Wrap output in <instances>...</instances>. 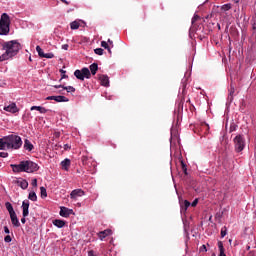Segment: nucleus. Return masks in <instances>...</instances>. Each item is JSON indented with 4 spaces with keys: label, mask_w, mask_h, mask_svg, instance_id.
<instances>
[{
    "label": "nucleus",
    "mask_w": 256,
    "mask_h": 256,
    "mask_svg": "<svg viewBox=\"0 0 256 256\" xmlns=\"http://www.w3.org/2000/svg\"><path fill=\"white\" fill-rule=\"evenodd\" d=\"M0 157H2V159H5V158L9 157V153H7V152H0ZM0 167H1V162H0Z\"/></svg>",
    "instance_id": "58836bf2"
},
{
    "label": "nucleus",
    "mask_w": 256,
    "mask_h": 256,
    "mask_svg": "<svg viewBox=\"0 0 256 256\" xmlns=\"http://www.w3.org/2000/svg\"><path fill=\"white\" fill-rule=\"evenodd\" d=\"M4 233H6V235H9V233H11V231L9 230V227L4 226Z\"/></svg>",
    "instance_id": "49530a36"
},
{
    "label": "nucleus",
    "mask_w": 256,
    "mask_h": 256,
    "mask_svg": "<svg viewBox=\"0 0 256 256\" xmlns=\"http://www.w3.org/2000/svg\"><path fill=\"white\" fill-rule=\"evenodd\" d=\"M30 111H39L42 115H45V113H48V109L42 106H32L30 108Z\"/></svg>",
    "instance_id": "aec40b11"
},
{
    "label": "nucleus",
    "mask_w": 256,
    "mask_h": 256,
    "mask_svg": "<svg viewBox=\"0 0 256 256\" xmlns=\"http://www.w3.org/2000/svg\"><path fill=\"white\" fill-rule=\"evenodd\" d=\"M198 19H201V17H199V15H197V14H194V16L192 17V21H191L192 25H195V22H196Z\"/></svg>",
    "instance_id": "c9c22d12"
},
{
    "label": "nucleus",
    "mask_w": 256,
    "mask_h": 256,
    "mask_svg": "<svg viewBox=\"0 0 256 256\" xmlns=\"http://www.w3.org/2000/svg\"><path fill=\"white\" fill-rule=\"evenodd\" d=\"M11 18L9 14L3 13L0 18V35H7L11 31Z\"/></svg>",
    "instance_id": "39448f33"
},
{
    "label": "nucleus",
    "mask_w": 256,
    "mask_h": 256,
    "mask_svg": "<svg viewBox=\"0 0 256 256\" xmlns=\"http://www.w3.org/2000/svg\"><path fill=\"white\" fill-rule=\"evenodd\" d=\"M108 43H109V45H111V47H113V40L108 39Z\"/></svg>",
    "instance_id": "4d7b16f0"
},
{
    "label": "nucleus",
    "mask_w": 256,
    "mask_h": 256,
    "mask_svg": "<svg viewBox=\"0 0 256 256\" xmlns=\"http://www.w3.org/2000/svg\"><path fill=\"white\" fill-rule=\"evenodd\" d=\"M211 17H213V13L208 14V15L205 17V19H211Z\"/></svg>",
    "instance_id": "5fc2aeb1"
},
{
    "label": "nucleus",
    "mask_w": 256,
    "mask_h": 256,
    "mask_svg": "<svg viewBox=\"0 0 256 256\" xmlns=\"http://www.w3.org/2000/svg\"><path fill=\"white\" fill-rule=\"evenodd\" d=\"M63 90L67 91V93H75V87L73 86H64Z\"/></svg>",
    "instance_id": "bb28decb"
},
{
    "label": "nucleus",
    "mask_w": 256,
    "mask_h": 256,
    "mask_svg": "<svg viewBox=\"0 0 256 256\" xmlns=\"http://www.w3.org/2000/svg\"><path fill=\"white\" fill-rule=\"evenodd\" d=\"M178 201L180 205V213L181 215H185L189 207H191V202H189V200H184L181 196H178Z\"/></svg>",
    "instance_id": "6e6552de"
},
{
    "label": "nucleus",
    "mask_w": 256,
    "mask_h": 256,
    "mask_svg": "<svg viewBox=\"0 0 256 256\" xmlns=\"http://www.w3.org/2000/svg\"><path fill=\"white\" fill-rule=\"evenodd\" d=\"M26 217L23 216V218H21V223H23V225H25V223H27V219H25Z\"/></svg>",
    "instance_id": "864d4df0"
},
{
    "label": "nucleus",
    "mask_w": 256,
    "mask_h": 256,
    "mask_svg": "<svg viewBox=\"0 0 256 256\" xmlns=\"http://www.w3.org/2000/svg\"><path fill=\"white\" fill-rule=\"evenodd\" d=\"M199 203V199H194V201L192 203H190L191 207H197V204Z\"/></svg>",
    "instance_id": "37998d69"
},
{
    "label": "nucleus",
    "mask_w": 256,
    "mask_h": 256,
    "mask_svg": "<svg viewBox=\"0 0 256 256\" xmlns=\"http://www.w3.org/2000/svg\"><path fill=\"white\" fill-rule=\"evenodd\" d=\"M69 149H71V145L64 144V151H69Z\"/></svg>",
    "instance_id": "de8ad7c7"
},
{
    "label": "nucleus",
    "mask_w": 256,
    "mask_h": 256,
    "mask_svg": "<svg viewBox=\"0 0 256 256\" xmlns=\"http://www.w3.org/2000/svg\"><path fill=\"white\" fill-rule=\"evenodd\" d=\"M29 205L30 203L27 199L22 202V217H29Z\"/></svg>",
    "instance_id": "9b49d317"
},
{
    "label": "nucleus",
    "mask_w": 256,
    "mask_h": 256,
    "mask_svg": "<svg viewBox=\"0 0 256 256\" xmlns=\"http://www.w3.org/2000/svg\"><path fill=\"white\" fill-rule=\"evenodd\" d=\"M36 51L39 55V57H44L45 56V52H43V49L41 48V46H36Z\"/></svg>",
    "instance_id": "c85d7f7f"
},
{
    "label": "nucleus",
    "mask_w": 256,
    "mask_h": 256,
    "mask_svg": "<svg viewBox=\"0 0 256 256\" xmlns=\"http://www.w3.org/2000/svg\"><path fill=\"white\" fill-rule=\"evenodd\" d=\"M221 9L222 11H229L231 9V3L222 5Z\"/></svg>",
    "instance_id": "2f4dec72"
},
{
    "label": "nucleus",
    "mask_w": 256,
    "mask_h": 256,
    "mask_svg": "<svg viewBox=\"0 0 256 256\" xmlns=\"http://www.w3.org/2000/svg\"><path fill=\"white\" fill-rule=\"evenodd\" d=\"M62 3H64L65 5H69V1L67 0H60Z\"/></svg>",
    "instance_id": "6e6d98bb"
},
{
    "label": "nucleus",
    "mask_w": 256,
    "mask_h": 256,
    "mask_svg": "<svg viewBox=\"0 0 256 256\" xmlns=\"http://www.w3.org/2000/svg\"><path fill=\"white\" fill-rule=\"evenodd\" d=\"M62 49H63L64 51H67V50L69 49V44H64V45H62Z\"/></svg>",
    "instance_id": "8fccbe9b"
},
{
    "label": "nucleus",
    "mask_w": 256,
    "mask_h": 256,
    "mask_svg": "<svg viewBox=\"0 0 256 256\" xmlns=\"http://www.w3.org/2000/svg\"><path fill=\"white\" fill-rule=\"evenodd\" d=\"M32 187H37V178H34L31 182Z\"/></svg>",
    "instance_id": "a18cd8bd"
},
{
    "label": "nucleus",
    "mask_w": 256,
    "mask_h": 256,
    "mask_svg": "<svg viewBox=\"0 0 256 256\" xmlns=\"http://www.w3.org/2000/svg\"><path fill=\"white\" fill-rule=\"evenodd\" d=\"M7 149L11 151H17L20 147H23V139L17 134H10L6 136Z\"/></svg>",
    "instance_id": "20e7f679"
},
{
    "label": "nucleus",
    "mask_w": 256,
    "mask_h": 256,
    "mask_svg": "<svg viewBox=\"0 0 256 256\" xmlns=\"http://www.w3.org/2000/svg\"><path fill=\"white\" fill-rule=\"evenodd\" d=\"M98 79L102 87H109V76L106 74H100L98 75Z\"/></svg>",
    "instance_id": "f8f14e48"
},
{
    "label": "nucleus",
    "mask_w": 256,
    "mask_h": 256,
    "mask_svg": "<svg viewBox=\"0 0 256 256\" xmlns=\"http://www.w3.org/2000/svg\"><path fill=\"white\" fill-rule=\"evenodd\" d=\"M60 217H64L67 219L70 215H75V212L73 209H69L65 206L60 207V212H59Z\"/></svg>",
    "instance_id": "9d476101"
},
{
    "label": "nucleus",
    "mask_w": 256,
    "mask_h": 256,
    "mask_svg": "<svg viewBox=\"0 0 256 256\" xmlns=\"http://www.w3.org/2000/svg\"><path fill=\"white\" fill-rule=\"evenodd\" d=\"M60 73H61V78L59 81H63V79H69V76L66 74L67 71L60 69Z\"/></svg>",
    "instance_id": "cd10ccee"
},
{
    "label": "nucleus",
    "mask_w": 256,
    "mask_h": 256,
    "mask_svg": "<svg viewBox=\"0 0 256 256\" xmlns=\"http://www.w3.org/2000/svg\"><path fill=\"white\" fill-rule=\"evenodd\" d=\"M101 47H103L104 49H109V43L102 41L101 42Z\"/></svg>",
    "instance_id": "79ce46f5"
},
{
    "label": "nucleus",
    "mask_w": 256,
    "mask_h": 256,
    "mask_svg": "<svg viewBox=\"0 0 256 256\" xmlns=\"http://www.w3.org/2000/svg\"><path fill=\"white\" fill-rule=\"evenodd\" d=\"M107 49V51H108V53L111 55V47L110 46H108V48H106Z\"/></svg>",
    "instance_id": "13d9d810"
},
{
    "label": "nucleus",
    "mask_w": 256,
    "mask_h": 256,
    "mask_svg": "<svg viewBox=\"0 0 256 256\" xmlns=\"http://www.w3.org/2000/svg\"><path fill=\"white\" fill-rule=\"evenodd\" d=\"M24 149H25V151L31 152L33 149H35V146L33 145V143H31V141H29V139H25L24 140Z\"/></svg>",
    "instance_id": "412c9836"
},
{
    "label": "nucleus",
    "mask_w": 256,
    "mask_h": 256,
    "mask_svg": "<svg viewBox=\"0 0 256 256\" xmlns=\"http://www.w3.org/2000/svg\"><path fill=\"white\" fill-rule=\"evenodd\" d=\"M13 173H37L39 164L31 160H22L19 164H10Z\"/></svg>",
    "instance_id": "f03ea898"
},
{
    "label": "nucleus",
    "mask_w": 256,
    "mask_h": 256,
    "mask_svg": "<svg viewBox=\"0 0 256 256\" xmlns=\"http://www.w3.org/2000/svg\"><path fill=\"white\" fill-rule=\"evenodd\" d=\"M23 49L19 40H10L2 43V51H5L0 55V62L9 61L19 55V51Z\"/></svg>",
    "instance_id": "f257e3e1"
},
{
    "label": "nucleus",
    "mask_w": 256,
    "mask_h": 256,
    "mask_svg": "<svg viewBox=\"0 0 256 256\" xmlns=\"http://www.w3.org/2000/svg\"><path fill=\"white\" fill-rule=\"evenodd\" d=\"M87 161H89V158L87 156L82 157L83 165H87Z\"/></svg>",
    "instance_id": "c03bdc74"
},
{
    "label": "nucleus",
    "mask_w": 256,
    "mask_h": 256,
    "mask_svg": "<svg viewBox=\"0 0 256 256\" xmlns=\"http://www.w3.org/2000/svg\"><path fill=\"white\" fill-rule=\"evenodd\" d=\"M234 1V3H239V0H233Z\"/></svg>",
    "instance_id": "e2e57ef3"
},
{
    "label": "nucleus",
    "mask_w": 256,
    "mask_h": 256,
    "mask_svg": "<svg viewBox=\"0 0 256 256\" xmlns=\"http://www.w3.org/2000/svg\"><path fill=\"white\" fill-rule=\"evenodd\" d=\"M7 149V136L0 138V151H5Z\"/></svg>",
    "instance_id": "4be33fe9"
},
{
    "label": "nucleus",
    "mask_w": 256,
    "mask_h": 256,
    "mask_svg": "<svg viewBox=\"0 0 256 256\" xmlns=\"http://www.w3.org/2000/svg\"><path fill=\"white\" fill-rule=\"evenodd\" d=\"M52 223L58 229H63V227H65V225H67V221L61 220V219H55V220H53Z\"/></svg>",
    "instance_id": "f3484780"
},
{
    "label": "nucleus",
    "mask_w": 256,
    "mask_h": 256,
    "mask_svg": "<svg viewBox=\"0 0 256 256\" xmlns=\"http://www.w3.org/2000/svg\"><path fill=\"white\" fill-rule=\"evenodd\" d=\"M53 57H55V54H53V53H44V56H43V58L44 59H53Z\"/></svg>",
    "instance_id": "72a5a7b5"
},
{
    "label": "nucleus",
    "mask_w": 256,
    "mask_h": 256,
    "mask_svg": "<svg viewBox=\"0 0 256 256\" xmlns=\"http://www.w3.org/2000/svg\"><path fill=\"white\" fill-rule=\"evenodd\" d=\"M63 171H69V168L71 167V159L66 158L60 163Z\"/></svg>",
    "instance_id": "a211bd4d"
},
{
    "label": "nucleus",
    "mask_w": 256,
    "mask_h": 256,
    "mask_svg": "<svg viewBox=\"0 0 256 256\" xmlns=\"http://www.w3.org/2000/svg\"><path fill=\"white\" fill-rule=\"evenodd\" d=\"M29 61H33V59H31V57H29Z\"/></svg>",
    "instance_id": "69168bd1"
},
{
    "label": "nucleus",
    "mask_w": 256,
    "mask_h": 256,
    "mask_svg": "<svg viewBox=\"0 0 256 256\" xmlns=\"http://www.w3.org/2000/svg\"><path fill=\"white\" fill-rule=\"evenodd\" d=\"M251 25H252L253 31H256V15L252 17Z\"/></svg>",
    "instance_id": "7c9ffc66"
},
{
    "label": "nucleus",
    "mask_w": 256,
    "mask_h": 256,
    "mask_svg": "<svg viewBox=\"0 0 256 256\" xmlns=\"http://www.w3.org/2000/svg\"><path fill=\"white\" fill-rule=\"evenodd\" d=\"M233 131H237V124L235 123H232L230 125V133H233Z\"/></svg>",
    "instance_id": "e433bc0d"
},
{
    "label": "nucleus",
    "mask_w": 256,
    "mask_h": 256,
    "mask_svg": "<svg viewBox=\"0 0 256 256\" xmlns=\"http://www.w3.org/2000/svg\"><path fill=\"white\" fill-rule=\"evenodd\" d=\"M64 85L60 84V85H54V89H63Z\"/></svg>",
    "instance_id": "3c124183"
},
{
    "label": "nucleus",
    "mask_w": 256,
    "mask_h": 256,
    "mask_svg": "<svg viewBox=\"0 0 256 256\" xmlns=\"http://www.w3.org/2000/svg\"><path fill=\"white\" fill-rule=\"evenodd\" d=\"M228 95H235V87H233V85H230V90H229V94Z\"/></svg>",
    "instance_id": "a19ab883"
},
{
    "label": "nucleus",
    "mask_w": 256,
    "mask_h": 256,
    "mask_svg": "<svg viewBox=\"0 0 256 256\" xmlns=\"http://www.w3.org/2000/svg\"><path fill=\"white\" fill-rule=\"evenodd\" d=\"M229 103H233V95L228 94Z\"/></svg>",
    "instance_id": "603ef678"
},
{
    "label": "nucleus",
    "mask_w": 256,
    "mask_h": 256,
    "mask_svg": "<svg viewBox=\"0 0 256 256\" xmlns=\"http://www.w3.org/2000/svg\"><path fill=\"white\" fill-rule=\"evenodd\" d=\"M59 93H61L62 95H64L63 91H61V90L59 91Z\"/></svg>",
    "instance_id": "0e129e2a"
},
{
    "label": "nucleus",
    "mask_w": 256,
    "mask_h": 256,
    "mask_svg": "<svg viewBox=\"0 0 256 256\" xmlns=\"http://www.w3.org/2000/svg\"><path fill=\"white\" fill-rule=\"evenodd\" d=\"M4 111L15 114L19 113V108H17V104L11 103L10 105L4 107Z\"/></svg>",
    "instance_id": "4468645a"
},
{
    "label": "nucleus",
    "mask_w": 256,
    "mask_h": 256,
    "mask_svg": "<svg viewBox=\"0 0 256 256\" xmlns=\"http://www.w3.org/2000/svg\"><path fill=\"white\" fill-rule=\"evenodd\" d=\"M83 195H85V191H83V189H74L70 193V198L77 199V197H83Z\"/></svg>",
    "instance_id": "2eb2a0df"
},
{
    "label": "nucleus",
    "mask_w": 256,
    "mask_h": 256,
    "mask_svg": "<svg viewBox=\"0 0 256 256\" xmlns=\"http://www.w3.org/2000/svg\"><path fill=\"white\" fill-rule=\"evenodd\" d=\"M88 256H97V255L95 254V251L90 250L88 251Z\"/></svg>",
    "instance_id": "09e8293b"
},
{
    "label": "nucleus",
    "mask_w": 256,
    "mask_h": 256,
    "mask_svg": "<svg viewBox=\"0 0 256 256\" xmlns=\"http://www.w3.org/2000/svg\"><path fill=\"white\" fill-rule=\"evenodd\" d=\"M98 238L100 241H103L106 237H109V235H113V230L111 229H106L103 231L98 232Z\"/></svg>",
    "instance_id": "ddd939ff"
},
{
    "label": "nucleus",
    "mask_w": 256,
    "mask_h": 256,
    "mask_svg": "<svg viewBox=\"0 0 256 256\" xmlns=\"http://www.w3.org/2000/svg\"><path fill=\"white\" fill-rule=\"evenodd\" d=\"M220 235H221L222 239H223V237H225L227 235V227L226 226L222 227Z\"/></svg>",
    "instance_id": "f704fd0d"
},
{
    "label": "nucleus",
    "mask_w": 256,
    "mask_h": 256,
    "mask_svg": "<svg viewBox=\"0 0 256 256\" xmlns=\"http://www.w3.org/2000/svg\"><path fill=\"white\" fill-rule=\"evenodd\" d=\"M15 184L18 185V187H21L24 191L29 187V182L23 178L16 180Z\"/></svg>",
    "instance_id": "dca6fc26"
},
{
    "label": "nucleus",
    "mask_w": 256,
    "mask_h": 256,
    "mask_svg": "<svg viewBox=\"0 0 256 256\" xmlns=\"http://www.w3.org/2000/svg\"><path fill=\"white\" fill-rule=\"evenodd\" d=\"M79 27H80V24L77 20L70 23V29H72V31L79 29Z\"/></svg>",
    "instance_id": "393cba45"
},
{
    "label": "nucleus",
    "mask_w": 256,
    "mask_h": 256,
    "mask_svg": "<svg viewBox=\"0 0 256 256\" xmlns=\"http://www.w3.org/2000/svg\"><path fill=\"white\" fill-rule=\"evenodd\" d=\"M249 249H251V246H247L246 247V250L249 251Z\"/></svg>",
    "instance_id": "680f3d73"
},
{
    "label": "nucleus",
    "mask_w": 256,
    "mask_h": 256,
    "mask_svg": "<svg viewBox=\"0 0 256 256\" xmlns=\"http://www.w3.org/2000/svg\"><path fill=\"white\" fill-rule=\"evenodd\" d=\"M181 168H182V171L184 173V175H188L187 173V164H185V162L181 161Z\"/></svg>",
    "instance_id": "c756f323"
},
{
    "label": "nucleus",
    "mask_w": 256,
    "mask_h": 256,
    "mask_svg": "<svg viewBox=\"0 0 256 256\" xmlns=\"http://www.w3.org/2000/svg\"><path fill=\"white\" fill-rule=\"evenodd\" d=\"M94 53L96 55H103V53H105V50H103V48H96L94 49Z\"/></svg>",
    "instance_id": "473e14b6"
},
{
    "label": "nucleus",
    "mask_w": 256,
    "mask_h": 256,
    "mask_svg": "<svg viewBox=\"0 0 256 256\" xmlns=\"http://www.w3.org/2000/svg\"><path fill=\"white\" fill-rule=\"evenodd\" d=\"M200 253H207V246L204 244L200 247Z\"/></svg>",
    "instance_id": "ea45409f"
},
{
    "label": "nucleus",
    "mask_w": 256,
    "mask_h": 256,
    "mask_svg": "<svg viewBox=\"0 0 256 256\" xmlns=\"http://www.w3.org/2000/svg\"><path fill=\"white\" fill-rule=\"evenodd\" d=\"M97 71H99V64L94 62L89 66V68L84 67L81 70H75L74 77L79 79V81H85V79H89L91 75H97Z\"/></svg>",
    "instance_id": "7ed1b4c3"
},
{
    "label": "nucleus",
    "mask_w": 256,
    "mask_h": 256,
    "mask_svg": "<svg viewBox=\"0 0 256 256\" xmlns=\"http://www.w3.org/2000/svg\"><path fill=\"white\" fill-rule=\"evenodd\" d=\"M46 101H56V103H69V98L65 96H48L46 97Z\"/></svg>",
    "instance_id": "1a4fd4ad"
},
{
    "label": "nucleus",
    "mask_w": 256,
    "mask_h": 256,
    "mask_svg": "<svg viewBox=\"0 0 256 256\" xmlns=\"http://www.w3.org/2000/svg\"><path fill=\"white\" fill-rule=\"evenodd\" d=\"M28 199L33 202L37 201V193H35V191H30L28 194Z\"/></svg>",
    "instance_id": "b1692460"
},
{
    "label": "nucleus",
    "mask_w": 256,
    "mask_h": 256,
    "mask_svg": "<svg viewBox=\"0 0 256 256\" xmlns=\"http://www.w3.org/2000/svg\"><path fill=\"white\" fill-rule=\"evenodd\" d=\"M71 11H75V9L70 8V9L67 11V13H71Z\"/></svg>",
    "instance_id": "bf43d9fd"
},
{
    "label": "nucleus",
    "mask_w": 256,
    "mask_h": 256,
    "mask_svg": "<svg viewBox=\"0 0 256 256\" xmlns=\"http://www.w3.org/2000/svg\"><path fill=\"white\" fill-rule=\"evenodd\" d=\"M187 94V79L182 80L181 87L179 89L178 97L176 101L178 111H183V103H185V95Z\"/></svg>",
    "instance_id": "423d86ee"
},
{
    "label": "nucleus",
    "mask_w": 256,
    "mask_h": 256,
    "mask_svg": "<svg viewBox=\"0 0 256 256\" xmlns=\"http://www.w3.org/2000/svg\"><path fill=\"white\" fill-rule=\"evenodd\" d=\"M245 145H246L245 136H243L242 134H238L234 138V147H235L236 153H241V151L245 149Z\"/></svg>",
    "instance_id": "0eeeda50"
},
{
    "label": "nucleus",
    "mask_w": 256,
    "mask_h": 256,
    "mask_svg": "<svg viewBox=\"0 0 256 256\" xmlns=\"http://www.w3.org/2000/svg\"><path fill=\"white\" fill-rule=\"evenodd\" d=\"M184 231H187V228H184Z\"/></svg>",
    "instance_id": "774afa93"
},
{
    "label": "nucleus",
    "mask_w": 256,
    "mask_h": 256,
    "mask_svg": "<svg viewBox=\"0 0 256 256\" xmlns=\"http://www.w3.org/2000/svg\"><path fill=\"white\" fill-rule=\"evenodd\" d=\"M217 27H218L219 31H221V24L218 23Z\"/></svg>",
    "instance_id": "052dcab7"
},
{
    "label": "nucleus",
    "mask_w": 256,
    "mask_h": 256,
    "mask_svg": "<svg viewBox=\"0 0 256 256\" xmlns=\"http://www.w3.org/2000/svg\"><path fill=\"white\" fill-rule=\"evenodd\" d=\"M10 219L13 227H21V223L19 222V218H17V213L10 214Z\"/></svg>",
    "instance_id": "6ab92c4d"
},
{
    "label": "nucleus",
    "mask_w": 256,
    "mask_h": 256,
    "mask_svg": "<svg viewBox=\"0 0 256 256\" xmlns=\"http://www.w3.org/2000/svg\"><path fill=\"white\" fill-rule=\"evenodd\" d=\"M5 207L8 211V213H9V215H14L15 214V210L13 209V204H11V202H6Z\"/></svg>",
    "instance_id": "5701e85b"
},
{
    "label": "nucleus",
    "mask_w": 256,
    "mask_h": 256,
    "mask_svg": "<svg viewBox=\"0 0 256 256\" xmlns=\"http://www.w3.org/2000/svg\"><path fill=\"white\" fill-rule=\"evenodd\" d=\"M5 243H11L13 241V238H11V235H7L4 237Z\"/></svg>",
    "instance_id": "4c0bfd02"
},
{
    "label": "nucleus",
    "mask_w": 256,
    "mask_h": 256,
    "mask_svg": "<svg viewBox=\"0 0 256 256\" xmlns=\"http://www.w3.org/2000/svg\"><path fill=\"white\" fill-rule=\"evenodd\" d=\"M40 195L42 199H45V197H47V188L45 187H40Z\"/></svg>",
    "instance_id": "a878e982"
},
{
    "label": "nucleus",
    "mask_w": 256,
    "mask_h": 256,
    "mask_svg": "<svg viewBox=\"0 0 256 256\" xmlns=\"http://www.w3.org/2000/svg\"><path fill=\"white\" fill-rule=\"evenodd\" d=\"M211 256H216L215 253H213Z\"/></svg>",
    "instance_id": "338daca9"
}]
</instances>
